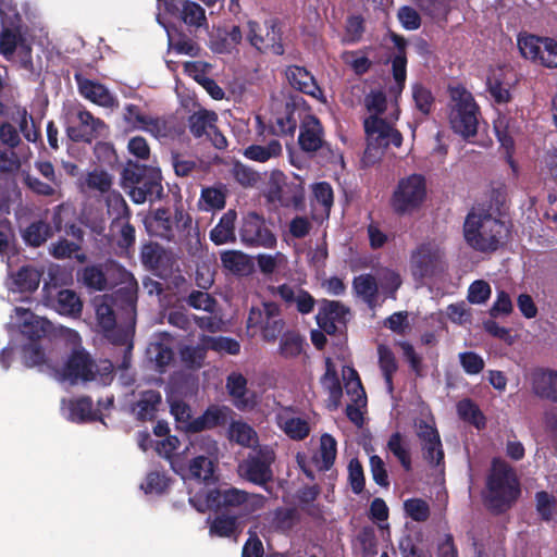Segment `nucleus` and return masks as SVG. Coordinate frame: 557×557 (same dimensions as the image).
Returning a JSON list of instances; mask_svg holds the SVG:
<instances>
[{"label": "nucleus", "instance_id": "nucleus-1", "mask_svg": "<svg viewBox=\"0 0 557 557\" xmlns=\"http://www.w3.org/2000/svg\"><path fill=\"white\" fill-rule=\"evenodd\" d=\"M521 495L519 478L506 461L494 458L482 492L484 507L494 516L510 510Z\"/></svg>", "mask_w": 557, "mask_h": 557}, {"label": "nucleus", "instance_id": "nucleus-2", "mask_svg": "<svg viewBox=\"0 0 557 557\" xmlns=\"http://www.w3.org/2000/svg\"><path fill=\"white\" fill-rule=\"evenodd\" d=\"M511 227V223L490 212L471 211L465 220L463 236L467 244L475 251L492 253L507 244Z\"/></svg>", "mask_w": 557, "mask_h": 557}, {"label": "nucleus", "instance_id": "nucleus-3", "mask_svg": "<svg viewBox=\"0 0 557 557\" xmlns=\"http://www.w3.org/2000/svg\"><path fill=\"white\" fill-rule=\"evenodd\" d=\"M121 186L135 203L160 199L163 194L159 170L132 160L121 172Z\"/></svg>", "mask_w": 557, "mask_h": 557}, {"label": "nucleus", "instance_id": "nucleus-4", "mask_svg": "<svg viewBox=\"0 0 557 557\" xmlns=\"http://www.w3.org/2000/svg\"><path fill=\"white\" fill-rule=\"evenodd\" d=\"M205 500L209 509L247 519L253 512L262 509L267 498L261 494L228 487H214L207 491Z\"/></svg>", "mask_w": 557, "mask_h": 557}, {"label": "nucleus", "instance_id": "nucleus-5", "mask_svg": "<svg viewBox=\"0 0 557 557\" xmlns=\"http://www.w3.org/2000/svg\"><path fill=\"white\" fill-rule=\"evenodd\" d=\"M448 121L451 129L468 139L478 133L480 107L462 85L449 86Z\"/></svg>", "mask_w": 557, "mask_h": 557}, {"label": "nucleus", "instance_id": "nucleus-6", "mask_svg": "<svg viewBox=\"0 0 557 557\" xmlns=\"http://www.w3.org/2000/svg\"><path fill=\"white\" fill-rule=\"evenodd\" d=\"M114 366L112 361L106 359L96 363L89 352L84 348H75L69 356L62 369V375L71 382H92L96 381L101 386H108L112 383Z\"/></svg>", "mask_w": 557, "mask_h": 557}, {"label": "nucleus", "instance_id": "nucleus-7", "mask_svg": "<svg viewBox=\"0 0 557 557\" xmlns=\"http://www.w3.org/2000/svg\"><path fill=\"white\" fill-rule=\"evenodd\" d=\"M285 321L281 308L274 301H264L261 307H251L247 318V329H258L264 342L274 343L282 334Z\"/></svg>", "mask_w": 557, "mask_h": 557}, {"label": "nucleus", "instance_id": "nucleus-8", "mask_svg": "<svg viewBox=\"0 0 557 557\" xmlns=\"http://www.w3.org/2000/svg\"><path fill=\"white\" fill-rule=\"evenodd\" d=\"M426 197L425 178L421 174H411L398 182L392 197L396 213L405 214L419 208Z\"/></svg>", "mask_w": 557, "mask_h": 557}, {"label": "nucleus", "instance_id": "nucleus-9", "mask_svg": "<svg viewBox=\"0 0 557 557\" xmlns=\"http://www.w3.org/2000/svg\"><path fill=\"white\" fill-rule=\"evenodd\" d=\"M191 226V218L184 210L176 208L174 214L168 208H158L154 211L150 228L154 236L168 242L176 243Z\"/></svg>", "mask_w": 557, "mask_h": 557}, {"label": "nucleus", "instance_id": "nucleus-10", "mask_svg": "<svg viewBox=\"0 0 557 557\" xmlns=\"http://www.w3.org/2000/svg\"><path fill=\"white\" fill-rule=\"evenodd\" d=\"M106 129V123L84 107L72 111L67 117L66 135L74 143L91 144L94 139L102 136Z\"/></svg>", "mask_w": 557, "mask_h": 557}, {"label": "nucleus", "instance_id": "nucleus-11", "mask_svg": "<svg viewBox=\"0 0 557 557\" xmlns=\"http://www.w3.org/2000/svg\"><path fill=\"white\" fill-rule=\"evenodd\" d=\"M445 252L434 242L420 244L410 256V269L414 278L432 277L444 270Z\"/></svg>", "mask_w": 557, "mask_h": 557}, {"label": "nucleus", "instance_id": "nucleus-12", "mask_svg": "<svg viewBox=\"0 0 557 557\" xmlns=\"http://www.w3.org/2000/svg\"><path fill=\"white\" fill-rule=\"evenodd\" d=\"M239 238L246 247L273 248L276 245L274 233L267 225L263 215L248 212L242 219Z\"/></svg>", "mask_w": 557, "mask_h": 557}, {"label": "nucleus", "instance_id": "nucleus-13", "mask_svg": "<svg viewBox=\"0 0 557 557\" xmlns=\"http://www.w3.org/2000/svg\"><path fill=\"white\" fill-rule=\"evenodd\" d=\"M248 32L246 34L249 44L262 53L271 52L275 55L284 54L282 42V32L276 21H271L264 25V29L258 22L249 21L247 23Z\"/></svg>", "mask_w": 557, "mask_h": 557}, {"label": "nucleus", "instance_id": "nucleus-14", "mask_svg": "<svg viewBox=\"0 0 557 557\" xmlns=\"http://www.w3.org/2000/svg\"><path fill=\"white\" fill-rule=\"evenodd\" d=\"M348 375L344 374L345 386L348 395H351L352 404L346 406L347 418L357 426H362L364 422L360 406H366L367 395L362 386L360 376L354 368H348Z\"/></svg>", "mask_w": 557, "mask_h": 557}, {"label": "nucleus", "instance_id": "nucleus-15", "mask_svg": "<svg viewBox=\"0 0 557 557\" xmlns=\"http://www.w3.org/2000/svg\"><path fill=\"white\" fill-rule=\"evenodd\" d=\"M267 198L270 202H277L284 208L304 209L305 188L300 183L283 182L271 184Z\"/></svg>", "mask_w": 557, "mask_h": 557}, {"label": "nucleus", "instance_id": "nucleus-16", "mask_svg": "<svg viewBox=\"0 0 557 557\" xmlns=\"http://www.w3.org/2000/svg\"><path fill=\"white\" fill-rule=\"evenodd\" d=\"M349 313V308L341 301L323 299L315 319L321 330L329 335H334L337 332L336 324L346 325Z\"/></svg>", "mask_w": 557, "mask_h": 557}, {"label": "nucleus", "instance_id": "nucleus-17", "mask_svg": "<svg viewBox=\"0 0 557 557\" xmlns=\"http://www.w3.org/2000/svg\"><path fill=\"white\" fill-rule=\"evenodd\" d=\"M232 413L233 410L227 406L210 405L201 416L194 418L185 425V431L199 433L205 430L224 426Z\"/></svg>", "mask_w": 557, "mask_h": 557}, {"label": "nucleus", "instance_id": "nucleus-18", "mask_svg": "<svg viewBox=\"0 0 557 557\" xmlns=\"http://www.w3.org/2000/svg\"><path fill=\"white\" fill-rule=\"evenodd\" d=\"M532 393L541 399L557 404V370L535 368L530 374Z\"/></svg>", "mask_w": 557, "mask_h": 557}, {"label": "nucleus", "instance_id": "nucleus-19", "mask_svg": "<svg viewBox=\"0 0 557 557\" xmlns=\"http://www.w3.org/2000/svg\"><path fill=\"white\" fill-rule=\"evenodd\" d=\"M298 144L306 152H315L323 147V126L315 115L308 114L301 122Z\"/></svg>", "mask_w": 557, "mask_h": 557}, {"label": "nucleus", "instance_id": "nucleus-20", "mask_svg": "<svg viewBox=\"0 0 557 557\" xmlns=\"http://www.w3.org/2000/svg\"><path fill=\"white\" fill-rule=\"evenodd\" d=\"M165 10L171 15H178L189 26L201 27L207 24L205 9L195 1L182 0L175 2L170 0L165 2Z\"/></svg>", "mask_w": 557, "mask_h": 557}, {"label": "nucleus", "instance_id": "nucleus-21", "mask_svg": "<svg viewBox=\"0 0 557 557\" xmlns=\"http://www.w3.org/2000/svg\"><path fill=\"white\" fill-rule=\"evenodd\" d=\"M75 78L78 85V90L84 98L103 108H113L117 106L116 98L104 85L87 78H82L79 75H76Z\"/></svg>", "mask_w": 557, "mask_h": 557}, {"label": "nucleus", "instance_id": "nucleus-22", "mask_svg": "<svg viewBox=\"0 0 557 557\" xmlns=\"http://www.w3.org/2000/svg\"><path fill=\"white\" fill-rule=\"evenodd\" d=\"M389 37L397 50L396 54L392 59V73L394 81L397 83L398 92H401L405 88L407 78V40L401 35L391 32Z\"/></svg>", "mask_w": 557, "mask_h": 557}, {"label": "nucleus", "instance_id": "nucleus-23", "mask_svg": "<svg viewBox=\"0 0 557 557\" xmlns=\"http://www.w3.org/2000/svg\"><path fill=\"white\" fill-rule=\"evenodd\" d=\"M275 292L287 305L295 304L299 313L309 314L313 311L315 299L309 292L302 288L295 292L294 287L288 284L278 285Z\"/></svg>", "mask_w": 557, "mask_h": 557}, {"label": "nucleus", "instance_id": "nucleus-24", "mask_svg": "<svg viewBox=\"0 0 557 557\" xmlns=\"http://www.w3.org/2000/svg\"><path fill=\"white\" fill-rule=\"evenodd\" d=\"M544 37L530 33H520L517 45L521 55L536 65L544 67L543 46Z\"/></svg>", "mask_w": 557, "mask_h": 557}, {"label": "nucleus", "instance_id": "nucleus-25", "mask_svg": "<svg viewBox=\"0 0 557 557\" xmlns=\"http://www.w3.org/2000/svg\"><path fill=\"white\" fill-rule=\"evenodd\" d=\"M69 411L70 420L76 423L102 422V414L98 409H94V403L89 396H81L70 400Z\"/></svg>", "mask_w": 557, "mask_h": 557}, {"label": "nucleus", "instance_id": "nucleus-26", "mask_svg": "<svg viewBox=\"0 0 557 557\" xmlns=\"http://www.w3.org/2000/svg\"><path fill=\"white\" fill-rule=\"evenodd\" d=\"M17 314H29L30 320H25L21 333L28 343H44L50 329L49 321L35 317L28 309L15 308Z\"/></svg>", "mask_w": 557, "mask_h": 557}, {"label": "nucleus", "instance_id": "nucleus-27", "mask_svg": "<svg viewBox=\"0 0 557 557\" xmlns=\"http://www.w3.org/2000/svg\"><path fill=\"white\" fill-rule=\"evenodd\" d=\"M240 520L238 516H232L220 512L212 520H209V535L211 537H233L240 530Z\"/></svg>", "mask_w": 557, "mask_h": 557}, {"label": "nucleus", "instance_id": "nucleus-28", "mask_svg": "<svg viewBox=\"0 0 557 557\" xmlns=\"http://www.w3.org/2000/svg\"><path fill=\"white\" fill-rule=\"evenodd\" d=\"M287 78L289 84L299 91L315 97L321 92L313 75L302 66L292 65L287 69Z\"/></svg>", "mask_w": 557, "mask_h": 557}, {"label": "nucleus", "instance_id": "nucleus-29", "mask_svg": "<svg viewBox=\"0 0 557 557\" xmlns=\"http://www.w3.org/2000/svg\"><path fill=\"white\" fill-rule=\"evenodd\" d=\"M221 262L225 270L238 276H247L253 272L252 260L238 250H227L221 253Z\"/></svg>", "mask_w": 557, "mask_h": 557}, {"label": "nucleus", "instance_id": "nucleus-30", "mask_svg": "<svg viewBox=\"0 0 557 557\" xmlns=\"http://www.w3.org/2000/svg\"><path fill=\"white\" fill-rule=\"evenodd\" d=\"M237 213L235 210L225 212L219 223L210 231V239L215 245H223L226 243H234L235 236V222Z\"/></svg>", "mask_w": 557, "mask_h": 557}, {"label": "nucleus", "instance_id": "nucleus-31", "mask_svg": "<svg viewBox=\"0 0 557 557\" xmlns=\"http://www.w3.org/2000/svg\"><path fill=\"white\" fill-rule=\"evenodd\" d=\"M162 401L159 391L148 389L140 394L139 399L134 405L133 410L140 421H151L156 418L158 407Z\"/></svg>", "mask_w": 557, "mask_h": 557}, {"label": "nucleus", "instance_id": "nucleus-32", "mask_svg": "<svg viewBox=\"0 0 557 557\" xmlns=\"http://www.w3.org/2000/svg\"><path fill=\"white\" fill-rule=\"evenodd\" d=\"M246 475L255 484H267L272 480L271 458L264 454L250 458L247 461Z\"/></svg>", "mask_w": 557, "mask_h": 557}, {"label": "nucleus", "instance_id": "nucleus-33", "mask_svg": "<svg viewBox=\"0 0 557 557\" xmlns=\"http://www.w3.org/2000/svg\"><path fill=\"white\" fill-rule=\"evenodd\" d=\"M53 308L62 315L78 318L83 311V301L76 292L72 289H60L57 293Z\"/></svg>", "mask_w": 557, "mask_h": 557}, {"label": "nucleus", "instance_id": "nucleus-34", "mask_svg": "<svg viewBox=\"0 0 557 557\" xmlns=\"http://www.w3.org/2000/svg\"><path fill=\"white\" fill-rule=\"evenodd\" d=\"M216 122L218 114L214 111L200 109L189 115L188 128L190 134L198 139L210 135V131L213 129Z\"/></svg>", "mask_w": 557, "mask_h": 557}, {"label": "nucleus", "instance_id": "nucleus-35", "mask_svg": "<svg viewBox=\"0 0 557 557\" xmlns=\"http://www.w3.org/2000/svg\"><path fill=\"white\" fill-rule=\"evenodd\" d=\"M352 289L357 296L362 298L369 308L376 306L379 286L372 274L367 273L356 276L352 281Z\"/></svg>", "mask_w": 557, "mask_h": 557}, {"label": "nucleus", "instance_id": "nucleus-36", "mask_svg": "<svg viewBox=\"0 0 557 557\" xmlns=\"http://www.w3.org/2000/svg\"><path fill=\"white\" fill-rule=\"evenodd\" d=\"M41 276V271L32 264H26L12 274L13 285L20 293H33L38 288Z\"/></svg>", "mask_w": 557, "mask_h": 557}, {"label": "nucleus", "instance_id": "nucleus-37", "mask_svg": "<svg viewBox=\"0 0 557 557\" xmlns=\"http://www.w3.org/2000/svg\"><path fill=\"white\" fill-rule=\"evenodd\" d=\"M54 235L52 226L42 221H34L22 231V238L27 246L38 248Z\"/></svg>", "mask_w": 557, "mask_h": 557}, {"label": "nucleus", "instance_id": "nucleus-38", "mask_svg": "<svg viewBox=\"0 0 557 557\" xmlns=\"http://www.w3.org/2000/svg\"><path fill=\"white\" fill-rule=\"evenodd\" d=\"M377 355H379V367L382 371L386 389L389 393L394 391V382L393 376L398 370V363L393 350L383 344L377 346Z\"/></svg>", "mask_w": 557, "mask_h": 557}, {"label": "nucleus", "instance_id": "nucleus-39", "mask_svg": "<svg viewBox=\"0 0 557 557\" xmlns=\"http://www.w3.org/2000/svg\"><path fill=\"white\" fill-rule=\"evenodd\" d=\"M168 260L165 249L157 243L143 245L140 249V261L150 271L157 272L165 267Z\"/></svg>", "mask_w": 557, "mask_h": 557}, {"label": "nucleus", "instance_id": "nucleus-40", "mask_svg": "<svg viewBox=\"0 0 557 557\" xmlns=\"http://www.w3.org/2000/svg\"><path fill=\"white\" fill-rule=\"evenodd\" d=\"M337 443L336 440L327 433L320 437V447L318 457H315V465L320 471L330 470L336 459Z\"/></svg>", "mask_w": 557, "mask_h": 557}, {"label": "nucleus", "instance_id": "nucleus-41", "mask_svg": "<svg viewBox=\"0 0 557 557\" xmlns=\"http://www.w3.org/2000/svg\"><path fill=\"white\" fill-rule=\"evenodd\" d=\"M226 389L230 396L234 399L236 408L243 410L249 406L246 397L247 394V379L238 372H232L226 379Z\"/></svg>", "mask_w": 557, "mask_h": 557}, {"label": "nucleus", "instance_id": "nucleus-42", "mask_svg": "<svg viewBox=\"0 0 557 557\" xmlns=\"http://www.w3.org/2000/svg\"><path fill=\"white\" fill-rule=\"evenodd\" d=\"M386 448L395 456L405 471L412 468L411 456L405 436L400 432L391 434Z\"/></svg>", "mask_w": 557, "mask_h": 557}, {"label": "nucleus", "instance_id": "nucleus-43", "mask_svg": "<svg viewBox=\"0 0 557 557\" xmlns=\"http://www.w3.org/2000/svg\"><path fill=\"white\" fill-rule=\"evenodd\" d=\"M97 324L102 331H112L116 325L115 312L110 297L103 296L95 299Z\"/></svg>", "mask_w": 557, "mask_h": 557}, {"label": "nucleus", "instance_id": "nucleus-44", "mask_svg": "<svg viewBox=\"0 0 557 557\" xmlns=\"http://www.w3.org/2000/svg\"><path fill=\"white\" fill-rule=\"evenodd\" d=\"M282 153V145L273 139L265 146L251 145L245 149L244 156L250 160L265 162L271 158H276Z\"/></svg>", "mask_w": 557, "mask_h": 557}, {"label": "nucleus", "instance_id": "nucleus-45", "mask_svg": "<svg viewBox=\"0 0 557 557\" xmlns=\"http://www.w3.org/2000/svg\"><path fill=\"white\" fill-rule=\"evenodd\" d=\"M228 438L240 446L250 447L257 441V432L244 421H232L228 426Z\"/></svg>", "mask_w": 557, "mask_h": 557}, {"label": "nucleus", "instance_id": "nucleus-46", "mask_svg": "<svg viewBox=\"0 0 557 557\" xmlns=\"http://www.w3.org/2000/svg\"><path fill=\"white\" fill-rule=\"evenodd\" d=\"M108 211L113 215L111 231L114 232L120 223L131 220L132 211L121 194L113 195L108 203Z\"/></svg>", "mask_w": 557, "mask_h": 557}, {"label": "nucleus", "instance_id": "nucleus-47", "mask_svg": "<svg viewBox=\"0 0 557 557\" xmlns=\"http://www.w3.org/2000/svg\"><path fill=\"white\" fill-rule=\"evenodd\" d=\"M305 338L296 331L285 332L280 342V354L284 358H296L304 349Z\"/></svg>", "mask_w": 557, "mask_h": 557}, {"label": "nucleus", "instance_id": "nucleus-48", "mask_svg": "<svg viewBox=\"0 0 557 557\" xmlns=\"http://www.w3.org/2000/svg\"><path fill=\"white\" fill-rule=\"evenodd\" d=\"M20 27H3L0 33V54L5 59L14 55L20 41H22Z\"/></svg>", "mask_w": 557, "mask_h": 557}, {"label": "nucleus", "instance_id": "nucleus-49", "mask_svg": "<svg viewBox=\"0 0 557 557\" xmlns=\"http://www.w3.org/2000/svg\"><path fill=\"white\" fill-rule=\"evenodd\" d=\"M22 359L27 368L46 366L48 359L44 343H27L23 345Z\"/></svg>", "mask_w": 557, "mask_h": 557}, {"label": "nucleus", "instance_id": "nucleus-50", "mask_svg": "<svg viewBox=\"0 0 557 557\" xmlns=\"http://www.w3.org/2000/svg\"><path fill=\"white\" fill-rule=\"evenodd\" d=\"M411 89L416 109L428 116L432 112L435 102L432 91L420 83L413 84Z\"/></svg>", "mask_w": 557, "mask_h": 557}, {"label": "nucleus", "instance_id": "nucleus-51", "mask_svg": "<svg viewBox=\"0 0 557 557\" xmlns=\"http://www.w3.org/2000/svg\"><path fill=\"white\" fill-rule=\"evenodd\" d=\"M457 411L459 417L473 424L478 429L485 425V418L480 410L479 406L469 398L462 399L457 404Z\"/></svg>", "mask_w": 557, "mask_h": 557}, {"label": "nucleus", "instance_id": "nucleus-52", "mask_svg": "<svg viewBox=\"0 0 557 557\" xmlns=\"http://www.w3.org/2000/svg\"><path fill=\"white\" fill-rule=\"evenodd\" d=\"M82 281L85 286L95 290L107 288V276L100 264L85 267L82 271Z\"/></svg>", "mask_w": 557, "mask_h": 557}, {"label": "nucleus", "instance_id": "nucleus-53", "mask_svg": "<svg viewBox=\"0 0 557 557\" xmlns=\"http://www.w3.org/2000/svg\"><path fill=\"white\" fill-rule=\"evenodd\" d=\"M189 472L193 478L209 482L213 478L214 463L206 456H197L189 463Z\"/></svg>", "mask_w": 557, "mask_h": 557}, {"label": "nucleus", "instance_id": "nucleus-54", "mask_svg": "<svg viewBox=\"0 0 557 557\" xmlns=\"http://www.w3.org/2000/svg\"><path fill=\"white\" fill-rule=\"evenodd\" d=\"M282 429L294 441H302L310 433L309 423L301 418H288L284 420Z\"/></svg>", "mask_w": 557, "mask_h": 557}, {"label": "nucleus", "instance_id": "nucleus-55", "mask_svg": "<svg viewBox=\"0 0 557 557\" xmlns=\"http://www.w3.org/2000/svg\"><path fill=\"white\" fill-rule=\"evenodd\" d=\"M85 183L89 189L104 194L112 187V176L104 170H94L87 174Z\"/></svg>", "mask_w": 557, "mask_h": 557}, {"label": "nucleus", "instance_id": "nucleus-56", "mask_svg": "<svg viewBox=\"0 0 557 557\" xmlns=\"http://www.w3.org/2000/svg\"><path fill=\"white\" fill-rule=\"evenodd\" d=\"M348 482L355 494L359 495L363 492L366 478L362 463L358 458H352L348 463Z\"/></svg>", "mask_w": 557, "mask_h": 557}, {"label": "nucleus", "instance_id": "nucleus-57", "mask_svg": "<svg viewBox=\"0 0 557 557\" xmlns=\"http://www.w3.org/2000/svg\"><path fill=\"white\" fill-rule=\"evenodd\" d=\"M536 511L543 521H550L553 519L557 499L554 495L540 491L535 494Z\"/></svg>", "mask_w": 557, "mask_h": 557}, {"label": "nucleus", "instance_id": "nucleus-58", "mask_svg": "<svg viewBox=\"0 0 557 557\" xmlns=\"http://www.w3.org/2000/svg\"><path fill=\"white\" fill-rule=\"evenodd\" d=\"M403 284L401 276L396 271L386 269L381 275V289L386 297L396 299L397 290Z\"/></svg>", "mask_w": 557, "mask_h": 557}, {"label": "nucleus", "instance_id": "nucleus-59", "mask_svg": "<svg viewBox=\"0 0 557 557\" xmlns=\"http://www.w3.org/2000/svg\"><path fill=\"white\" fill-rule=\"evenodd\" d=\"M507 209V193L505 186L492 188L488 197V205L486 210L482 212H490L492 215H502Z\"/></svg>", "mask_w": 557, "mask_h": 557}, {"label": "nucleus", "instance_id": "nucleus-60", "mask_svg": "<svg viewBox=\"0 0 557 557\" xmlns=\"http://www.w3.org/2000/svg\"><path fill=\"white\" fill-rule=\"evenodd\" d=\"M407 515L417 522H424L430 517V507L421 498H410L404 504Z\"/></svg>", "mask_w": 557, "mask_h": 557}, {"label": "nucleus", "instance_id": "nucleus-61", "mask_svg": "<svg viewBox=\"0 0 557 557\" xmlns=\"http://www.w3.org/2000/svg\"><path fill=\"white\" fill-rule=\"evenodd\" d=\"M23 182L27 188L38 196L54 197L58 194L54 185L45 183L29 173L23 176Z\"/></svg>", "mask_w": 557, "mask_h": 557}, {"label": "nucleus", "instance_id": "nucleus-62", "mask_svg": "<svg viewBox=\"0 0 557 557\" xmlns=\"http://www.w3.org/2000/svg\"><path fill=\"white\" fill-rule=\"evenodd\" d=\"M208 348L218 352H226L228 355H238L240 344L232 337L219 336L211 337L208 342Z\"/></svg>", "mask_w": 557, "mask_h": 557}, {"label": "nucleus", "instance_id": "nucleus-63", "mask_svg": "<svg viewBox=\"0 0 557 557\" xmlns=\"http://www.w3.org/2000/svg\"><path fill=\"white\" fill-rule=\"evenodd\" d=\"M170 479L164 472L151 471L146 476V493L163 494L169 487Z\"/></svg>", "mask_w": 557, "mask_h": 557}, {"label": "nucleus", "instance_id": "nucleus-64", "mask_svg": "<svg viewBox=\"0 0 557 557\" xmlns=\"http://www.w3.org/2000/svg\"><path fill=\"white\" fill-rule=\"evenodd\" d=\"M460 364L467 374H479L484 369L483 358L474 351H465L459 355Z\"/></svg>", "mask_w": 557, "mask_h": 557}]
</instances>
